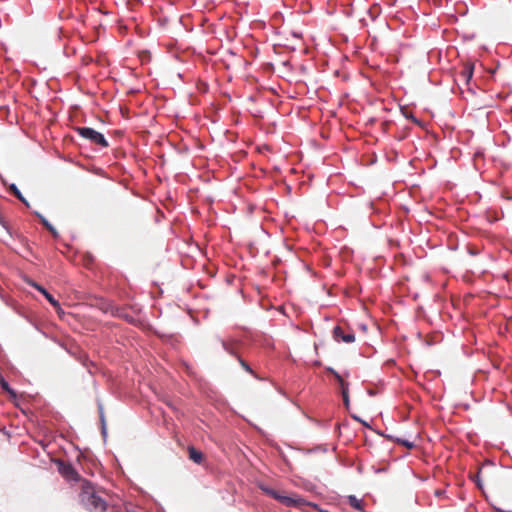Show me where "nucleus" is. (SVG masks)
Segmentation results:
<instances>
[{"mask_svg": "<svg viewBox=\"0 0 512 512\" xmlns=\"http://www.w3.org/2000/svg\"><path fill=\"white\" fill-rule=\"evenodd\" d=\"M11 190L14 192V195L18 199H20L21 201L25 202L24 198L22 197V194L20 193V191L17 189V187L15 185L11 186Z\"/></svg>", "mask_w": 512, "mask_h": 512, "instance_id": "obj_14", "label": "nucleus"}, {"mask_svg": "<svg viewBox=\"0 0 512 512\" xmlns=\"http://www.w3.org/2000/svg\"><path fill=\"white\" fill-rule=\"evenodd\" d=\"M56 312L58 313V315H63L64 314V311L62 310L61 306L59 305V309H56Z\"/></svg>", "mask_w": 512, "mask_h": 512, "instance_id": "obj_17", "label": "nucleus"}, {"mask_svg": "<svg viewBox=\"0 0 512 512\" xmlns=\"http://www.w3.org/2000/svg\"><path fill=\"white\" fill-rule=\"evenodd\" d=\"M474 481L476 482V484L481 487V481H480V476L479 474H477L474 478Z\"/></svg>", "mask_w": 512, "mask_h": 512, "instance_id": "obj_15", "label": "nucleus"}, {"mask_svg": "<svg viewBox=\"0 0 512 512\" xmlns=\"http://www.w3.org/2000/svg\"><path fill=\"white\" fill-rule=\"evenodd\" d=\"M241 365L244 367V369H245L246 371L251 372L250 367H249V366H248L244 361H241Z\"/></svg>", "mask_w": 512, "mask_h": 512, "instance_id": "obj_16", "label": "nucleus"}, {"mask_svg": "<svg viewBox=\"0 0 512 512\" xmlns=\"http://www.w3.org/2000/svg\"><path fill=\"white\" fill-rule=\"evenodd\" d=\"M39 217H40L43 225L53 234L54 237H57L58 233H57L56 229L44 217H42L40 215H39Z\"/></svg>", "mask_w": 512, "mask_h": 512, "instance_id": "obj_12", "label": "nucleus"}, {"mask_svg": "<svg viewBox=\"0 0 512 512\" xmlns=\"http://www.w3.org/2000/svg\"><path fill=\"white\" fill-rule=\"evenodd\" d=\"M0 386L3 390L8 392L11 396H13V397L16 396L15 392L10 388L9 384L3 378H0Z\"/></svg>", "mask_w": 512, "mask_h": 512, "instance_id": "obj_13", "label": "nucleus"}, {"mask_svg": "<svg viewBox=\"0 0 512 512\" xmlns=\"http://www.w3.org/2000/svg\"><path fill=\"white\" fill-rule=\"evenodd\" d=\"M333 337L337 342L353 343L355 341V334L350 330H345L342 326H336L333 329Z\"/></svg>", "mask_w": 512, "mask_h": 512, "instance_id": "obj_5", "label": "nucleus"}, {"mask_svg": "<svg viewBox=\"0 0 512 512\" xmlns=\"http://www.w3.org/2000/svg\"><path fill=\"white\" fill-rule=\"evenodd\" d=\"M473 74V67L471 65H467L464 70L461 72L460 76L463 80L468 82Z\"/></svg>", "mask_w": 512, "mask_h": 512, "instance_id": "obj_11", "label": "nucleus"}, {"mask_svg": "<svg viewBox=\"0 0 512 512\" xmlns=\"http://www.w3.org/2000/svg\"><path fill=\"white\" fill-rule=\"evenodd\" d=\"M61 473L65 475L68 479L72 480H75L78 477V474L71 465H63V467L61 468Z\"/></svg>", "mask_w": 512, "mask_h": 512, "instance_id": "obj_9", "label": "nucleus"}, {"mask_svg": "<svg viewBox=\"0 0 512 512\" xmlns=\"http://www.w3.org/2000/svg\"><path fill=\"white\" fill-rule=\"evenodd\" d=\"M498 512H512V511L498 510Z\"/></svg>", "mask_w": 512, "mask_h": 512, "instance_id": "obj_19", "label": "nucleus"}, {"mask_svg": "<svg viewBox=\"0 0 512 512\" xmlns=\"http://www.w3.org/2000/svg\"><path fill=\"white\" fill-rule=\"evenodd\" d=\"M348 502L356 510L361 511L363 509L362 501L354 495L348 496Z\"/></svg>", "mask_w": 512, "mask_h": 512, "instance_id": "obj_10", "label": "nucleus"}, {"mask_svg": "<svg viewBox=\"0 0 512 512\" xmlns=\"http://www.w3.org/2000/svg\"><path fill=\"white\" fill-rule=\"evenodd\" d=\"M403 444L409 448H411L413 445L407 441L403 442Z\"/></svg>", "mask_w": 512, "mask_h": 512, "instance_id": "obj_18", "label": "nucleus"}, {"mask_svg": "<svg viewBox=\"0 0 512 512\" xmlns=\"http://www.w3.org/2000/svg\"><path fill=\"white\" fill-rule=\"evenodd\" d=\"M29 284L42 293L55 309H59V302L45 288L33 281L29 282Z\"/></svg>", "mask_w": 512, "mask_h": 512, "instance_id": "obj_6", "label": "nucleus"}, {"mask_svg": "<svg viewBox=\"0 0 512 512\" xmlns=\"http://www.w3.org/2000/svg\"><path fill=\"white\" fill-rule=\"evenodd\" d=\"M262 490L266 494L270 495L271 497H273L274 499L278 500L279 502L288 507H302L307 504L304 498L296 494L284 495L276 490L267 487H262Z\"/></svg>", "mask_w": 512, "mask_h": 512, "instance_id": "obj_3", "label": "nucleus"}, {"mask_svg": "<svg viewBox=\"0 0 512 512\" xmlns=\"http://www.w3.org/2000/svg\"><path fill=\"white\" fill-rule=\"evenodd\" d=\"M77 131L83 138H86L95 144H98L102 147L108 146V142L106 141L105 137L93 128L80 127L77 129Z\"/></svg>", "mask_w": 512, "mask_h": 512, "instance_id": "obj_4", "label": "nucleus"}, {"mask_svg": "<svg viewBox=\"0 0 512 512\" xmlns=\"http://www.w3.org/2000/svg\"><path fill=\"white\" fill-rule=\"evenodd\" d=\"M188 452H189V458L193 462H195L197 464H200L202 462L203 454L200 451L196 450L194 447H189Z\"/></svg>", "mask_w": 512, "mask_h": 512, "instance_id": "obj_8", "label": "nucleus"}, {"mask_svg": "<svg viewBox=\"0 0 512 512\" xmlns=\"http://www.w3.org/2000/svg\"><path fill=\"white\" fill-rule=\"evenodd\" d=\"M82 503L95 512H103L106 509V502L94 490L89 483H84L80 494Z\"/></svg>", "mask_w": 512, "mask_h": 512, "instance_id": "obj_1", "label": "nucleus"}, {"mask_svg": "<svg viewBox=\"0 0 512 512\" xmlns=\"http://www.w3.org/2000/svg\"><path fill=\"white\" fill-rule=\"evenodd\" d=\"M331 372L334 374L335 378L339 382L341 389H342V396L345 404H348V384L343 380L340 374H338L336 371L331 370Z\"/></svg>", "mask_w": 512, "mask_h": 512, "instance_id": "obj_7", "label": "nucleus"}, {"mask_svg": "<svg viewBox=\"0 0 512 512\" xmlns=\"http://www.w3.org/2000/svg\"><path fill=\"white\" fill-rule=\"evenodd\" d=\"M262 490L266 494L270 495L271 497H273L274 499L278 500L279 502L288 507H302L307 504L304 498L296 494L284 495L276 490L267 487H262Z\"/></svg>", "mask_w": 512, "mask_h": 512, "instance_id": "obj_2", "label": "nucleus"}]
</instances>
